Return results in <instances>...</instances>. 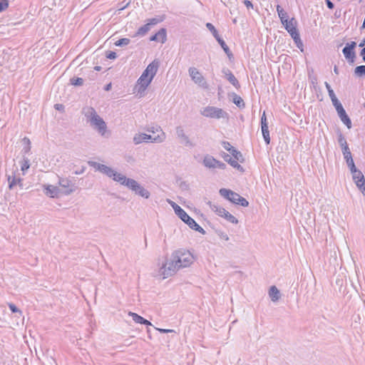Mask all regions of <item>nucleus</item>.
<instances>
[{"label":"nucleus","mask_w":365,"mask_h":365,"mask_svg":"<svg viewBox=\"0 0 365 365\" xmlns=\"http://www.w3.org/2000/svg\"><path fill=\"white\" fill-rule=\"evenodd\" d=\"M176 135L178 138L180 140V143L187 148L194 147L195 144L192 142V140L189 138V137L186 135L183 128L182 126H178L175 128Z\"/></svg>","instance_id":"nucleus-14"},{"label":"nucleus","mask_w":365,"mask_h":365,"mask_svg":"<svg viewBox=\"0 0 365 365\" xmlns=\"http://www.w3.org/2000/svg\"><path fill=\"white\" fill-rule=\"evenodd\" d=\"M360 55H361V56L365 55V46H364V48L361 51V52H360Z\"/></svg>","instance_id":"nucleus-60"},{"label":"nucleus","mask_w":365,"mask_h":365,"mask_svg":"<svg viewBox=\"0 0 365 365\" xmlns=\"http://www.w3.org/2000/svg\"><path fill=\"white\" fill-rule=\"evenodd\" d=\"M217 236L222 240H225V241H228L229 240V237L228 235L222 232V231H217Z\"/></svg>","instance_id":"nucleus-43"},{"label":"nucleus","mask_w":365,"mask_h":365,"mask_svg":"<svg viewBox=\"0 0 365 365\" xmlns=\"http://www.w3.org/2000/svg\"><path fill=\"white\" fill-rule=\"evenodd\" d=\"M244 4L248 9L253 7L252 2L249 0H245Z\"/></svg>","instance_id":"nucleus-49"},{"label":"nucleus","mask_w":365,"mask_h":365,"mask_svg":"<svg viewBox=\"0 0 365 365\" xmlns=\"http://www.w3.org/2000/svg\"><path fill=\"white\" fill-rule=\"evenodd\" d=\"M365 46V38H364V39H363V40L361 41V43H359V46H360V47H363V46Z\"/></svg>","instance_id":"nucleus-57"},{"label":"nucleus","mask_w":365,"mask_h":365,"mask_svg":"<svg viewBox=\"0 0 365 365\" xmlns=\"http://www.w3.org/2000/svg\"><path fill=\"white\" fill-rule=\"evenodd\" d=\"M71 83L73 86H81L83 83V79L81 78H73L71 79Z\"/></svg>","instance_id":"nucleus-40"},{"label":"nucleus","mask_w":365,"mask_h":365,"mask_svg":"<svg viewBox=\"0 0 365 365\" xmlns=\"http://www.w3.org/2000/svg\"><path fill=\"white\" fill-rule=\"evenodd\" d=\"M238 160L236 159H232L229 163L233 168L237 169L238 170L243 172V168L237 163Z\"/></svg>","instance_id":"nucleus-39"},{"label":"nucleus","mask_w":365,"mask_h":365,"mask_svg":"<svg viewBox=\"0 0 365 365\" xmlns=\"http://www.w3.org/2000/svg\"><path fill=\"white\" fill-rule=\"evenodd\" d=\"M43 194L51 198H58L61 195V189L56 185L51 184L42 185Z\"/></svg>","instance_id":"nucleus-13"},{"label":"nucleus","mask_w":365,"mask_h":365,"mask_svg":"<svg viewBox=\"0 0 365 365\" xmlns=\"http://www.w3.org/2000/svg\"><path fill=\"white\" fill-rule=\"evenodd\" d=\"M9 7L8 0H0V12L6 10Z\"/></svg>","instance_id":"nucleus-41"},{"label":"nucleus","mask_w":365,"mask_h":365,"mask_svg":"<svg viewBox=\"0 0 365 365\" xmlns=\"http://www.w3.org/2000/svg\"><path fill=\"white\" fill-rule=\"evenodd\" d=\"M141 324H145V325H148V326H151L152 324L147 319H143V322L141 323Z\"/></svg>","instance_id":"nucleus-54"},{"label":"nucleus","mask_w":365,"mask_h":365,"mask_svg":"<svg viewBox=\"0 0 365 365\" xmlns=\"http://www.w3.org/2000/svg\"><path fill=\"white\" fill-rule=\"evenodd\" d=\"M363 61L365 62V55H363Z\"/></svg>","instance_id":"nucleus-63"},{"label":"nucleus","mask_w":365,"mask_h":365,"mask_svg":"<svg viewBox=\"0 0 365 365\" xmlns=\"http://www.w3.org/2000/svg\"><path fill=\"white\" fill-rule=\"evenodd\" d=\"M329 96L331 100V102H332V104L334 107H336L339 105H341V103L339 102V101L338 100V98H336L334 91H329Z\"/></svg>","instance_id":"nucleus-30"},{"label":"nucleus","mask_w":365,"mask_h":365,"mask_svg":"<svg viewBox=\"0 0 365 365\" xmlns=\"http://www.w3.org/2000/svg\"><path fill=\"white\" fill-rule=\"evenodd\" d=\"M277 11L282 24H284L286 22L289 21L287 19V12L279 5L277 6Z\"/></svg>","instance_id":"nucleus-27"},{"label":"nucleus","mask_w":365,"mask_h":365,"mask_svg":"<svg viewBox=\"0 0 365 365\" xmlns=\"http://www.w3.org/2000/svg\"><path fill=\"white\" fill-rule=\"evenodd\" d=\"M31 150V145H24V148H23V151L25 153H28Z\"/></svg>","instance_id":"nucleus-53"},{"label":"nucleus","mask_w":365,"mask_h":365,"mask_svg":"<svg viewBox=\"0 0 365 365\" xmlns=\"http://www.w3.org/2000/svg\"><path fill=\"white\" fill-rule=\"evenodd\" d=\"M262 133L265 143L268 145L270 143L269 132L268 130V123L265 113L264 112L261 118Z\"/></svg>","instance_id":"nucleus-19"},{"label":"nucleus","mask_w":365,"mask_h":365,"mask_svg":"<svg viewBox=\"0 0 365 365\" xmlns=\"http://www.w3.org/2000/svg\"><path fill=\"white\" fill-rule=\"evenodd\" d=\"M106 57L109 59H115L117 57V55L113 51H110L107 53Z\"/></svg>","instance_id":"nucleus-46"},{"label":"nucleus","mask_w":365,"mask_h":365,"mask_svg":"<svg viewBox=\"0 0 365 365\" xmlns=\"http://www.w3.org/2000/svg\"><path fill=\"white\" fill-rule=\"evenodd\" d=\"M6 178L9 183V188L10 190H12L17 185L21 187H23L22 179L16 175V172H13L11 175L7 174Z\"/></svg>","instance_id":"nucleus-20"},{"label":"nucleus","mask_w":365,"mask_h":365,"mask_svg":"<svg viewBox=\"0 0 365 365\" xmlns=\"http://www.w3.org/2000/svg\"><path fill=\"white\" fill-rule=\"evenodd\" d=\"M110 88H111V84H110V83H109V84H108V85L106 86V88H105V89H106V91H109V90L110 89Z\"/></svg>","instance_id":"nucleus-59"},{"label":"nucleus","mask_w":365,"mask_h":365,"mask_svg":"<svg viewBox=\"0 0 365 365\" xmlns=\"http://www.w3.org/2000/svg\"><path fill=\"white\" fill-rule=\"evenodd\" d=\"M222 158H224V160L227 162L228 163L231 161V160L232 159V157L228 155V154H226L225 153L224 155L222 156Z\"/></svg>","instance_id":"nucleus-48"},{"label":"nucleus","mask_w":365,"mask_h":365,"mask_svg":"<svg viewBox=\"0 0 365 365\" xmlns=\"http://www.w3.org/2000/svg\"><path fill=\"white\" fill-rule=\"evenodd\" d=\"M293 40L296 43L297 47L299 48L302 51H303V43L300 39L299 35L294 36V38H293Z\"/></svg>","instance_id":"nucleus-38"},{"label":"nucleus","mask_w":365,"mask_h":365,"mask_svg":"<svg viewBox=\"0 0 365 365\" xmlns=\"http://www.w3.org/2000/svg\"><path fill=\"white\" fill-rule=\"evenodd\" d=\"M167 202L171 205V207L173 208L175 213L178 215L179 214V211H181L182 209L177 205L175 202L172 201L170 199L167 200Z\"/></svg>","instance_id":"nucleus-35"},{"label":"nucleus","mask_w":365,"mask_h":365,"mask_svg":"<svg viewBox=\"0 0 365 365\" xmlns=\"http://www.w3.org/2000/svg\"><path fill=\"white\" fill-rule=\"evenodd\" d=\"M356 46V42L351 41V43H348L342 50L344 57L350 63H354V61L356 55H355V52L354 51V49L355 48Z\"/></svg>","instance_id":"nucleus-15"},{"label":"nucleus","mask_w":365,"mask_h":365,"mask_svg":"<svg viewBox=\"0 0 365 365\" xmlns=\"http://www.w3.org/2000/svg\"><path fill=\"white\" fill-rule=\"evenodd\" d=\"M324 84H325L326 88L327 89L328 93H329V91H333V89L331 88V86L327 82H325Z\"/></svg>","instance_id":"nucleus-55"},{"label":"nucleus","mask_w":365,"mask_h":365,"mask_svg":"<svg viewBox=\"0 0 365 365\" xmlns=\"http://www.w3.org/2000/svg\"><path fill=\"white\" fill-rule=\"evenodd\" d=\"M230 153L232 154V156H233V155H235V152H230Z\"/></svg>","instance_id":"nucleus-64"},{"label":"nucleus","mask_w":365,"mask_h":365,"mask_svg":"<svg viewBox=\"0 0 365 365\" xmlns=\"http://www.w3.org/2000/svg\"><path fill=\"white\" fill-rule=\"evenodd\" d=\"M206 27L212 34L215 39L220 36L215 26L211 23H207Z\"/></svg>","instance_id":"nucleus-34"},{"label":"nucleus","mask_w":365,"mask_h":365,"mask_svg":"<svg viewBox=\"0 0 365 365\" xmlns=\"http://www.w3.org/2000/svg\"><path fill=\"white\" fill-rule=\"evenodd\" d=\"M21 170L23 172V174H24V172L27 170L30 167V163L29 160L27 158H24L21 162Z\"/></svg>","instance_id":"nucleus-31"},{"label":"nucleus","mask_w":365,"mask_h":365,"mask_svg":"<svg viewBox=\"0 0 365 365\" xmlns=\"http://www.w3.org/2000/svg\"><path fill=\"white\" fill-rule=\"evenodd\" d=\"M354 74L356 76H361L365 75V66H356L354 69Z\"/></svg>","instance_id":"nucleus-33"},{"label":"nucleus","mask_w":365,"mask_h":365,"mask_svg":"<svg viewBox=\"0 0 365 365\" xmlns=\"http://www.w3.org/2000/svg\"><path fill=\"white\" fill-rule=\"evenodd\" d=\"M86 122L90 126L96 130L102 137H108L110 134L108 130V126L104 120L97 113L96 110L92 107H87L83 109Z\"/></svg>","instance_id":"nucleus-4"},{"label":"nucleus","mask_w":365,"mask_h":365,"mask_svg":"<svg viewBox=\"0 0 365 365\" xmlns=\"http://www.w3.org/2000/svg\"><path fill=\"white\" fill-rule=\"evenodd\" d=\"M163 21L162 19H150L148 20V22L146 24L143 25V26L140 27L137 31V35L139 36H144L150 30L152 26L156 25L157 24Z\"/></svg>","instance_id":"nucleus-16"},{"label":"nucleus","mask_w":365,"mask_h":365,"mask_svg":"<svg viewBox=\"0 0 365 365\" xmlns=\"http://www.w3.org/2000/svg\"><path fill=\"white\" fill-rule=\"evenodd\" d=\"M101 68V66H96L95 67V70H96V71H100Z\"/></svg>","instance_id":"nucleus-62"},{"label":"nucleus","mask_w":365,"mask_h":365,"mask_svg":"<svg viewBox=\"0 0 365 365\" xmlns=\"http://www.w3.org/2000/svg\"><path fill=\"white\" fill-rule=\"evenodd\" d=\"M156 329L158 331H159L160 333H171V332L175 331L173 329H160V328H156Z\"/></svg>","instance_id":"nucleus-47"},{"label":"nucleus","mask_w":365,"mask_h":365,"mask_svg":"<svg viewBox=\"0 0 365 365\" xmlns=\"http://www.w3.org/2000/svg\"><path fill=\"white\" fill-rule=\"evenodd\" d=\"M130 40L129 38H120L119 40H118L115 43V45L116 46H127L129 44Z\"/></svg>","instance_id":"nucleus-36"},{"label":"nucleus","mask_w":365,"mask_h":365,"mask_svg":"<svg viewBox=\"0 0 365 365\" xmlns=\"http://www.w3.org/2000/svg\"><path fill=\"white\" fill-rule=\"evenodd\" d=\"M210 207L213 212H215L217 215L224 217L228 222L232 224L238 223V220L232 214H230L228 211H227L225 208L216 205H212Z\"/></svg>","instance_id":"nucleus-11"},{"label":"nucleus","mask_w":365,"mask_h":365,"mask_svg":"<svg viewBox=\"0 0 365 365\" xmlns=\"http://www.w3.org/2000/svg\"><path fill=\"white\" fill-rule=\"evenodd\" d=\"M128 315L132 317L133 320L138 324H141L143 319V317H140L136 313L129 312Z\"/></svg>","instance_id":"nucleus-32"},{"label":"nucleus","mask_w":365,"mask_h":365,"mask_svg":"<svg viewBox=\"0 0 365 365\" xmlns=\"http://www.w3.org/2000/svg\"><path fill=\"white\" fill-rule=\"evenodd\" d=\"M189 75L191 79L196 83L198 84L200 87L203 88H207L208 85L205 81L202 75L200 73V71L195 67H190L188 70Z\"/></svg>","instance_id":"nucleus-12"},{"label":"nucleus","mask_w":365,"mask_h":365,"mask_svg":"<svg viewBox=\"0 0 365 365\" xmlns=\"http://www.w3.org/2000/svg\"><path fill=\"white\" fill-rule=\"evenodd\" d=\"M338 141L340 146L341 147L342 153L344 155V158L346 160V162L349 161L350 159H353L346 140L341 134L339 135Z\"/></svg>","instance_id":"nucleus-17"},{"label":"nucleus","mask_w":365,"mask_h":365,"mask_svg":"<svg viewBox=\"0 0 365 365\" xmlns=\"http://www.w3.org/2000/svg\"><path fill=\"white\" fill-rule=\"evenodd\" d=\"M194 262L192 254L186 250H178L172 253L170 260L160 267L157 276L163 279L173 276L180 269L190 267Z\"/></svg>","instance_id":"nucleus-2"},{"label":"nucleus","mask_w":365,"mask_h":365,"mask_svg":"<svg viewBox=\"0 0 365 365\" xmlns=\"http://www.w3.org/2000/svg\"><path fill=\"white\" fill-rule=\"evenodd\" d=\"M147 131L149 132V133H153V134L157 133V135L155 136H160V134H163V135H164V141L166 139V134H165V133L161 127L159 126V125L148 127V128H147Z\"/></svg>","instance_id":"nucleus-26"},{"label":"nucleus","mask_w":365,"mask_h":365,"mask_svg":"<svg viewBox=\"0 0 365 365\" xmlns=\"http://www.w3.org/2000/svg\"><path fill=\"white\" fill-rule=\"evenodd\" d=\"M334 72L336 73V74H338L339 73V71H338V68L336 66H335L334 67Z\"/></svg>","instance_id":"nucleus-58"},{"label":"nucleus","mask_w":365,"mask_h":365,"mask_svg":"<svg viewBox=\"0 0 365 365\" xmlns=\"http://www.w3.org/2000/svg\"><path fill=\"white\" fill-rule=\"evenodd\" d=\"M269 296L271 300L274 302L278 301L281 297L279 290L275 286H272L269 288Z\"/></svg>","instance_id":"nucleus-25"},{"label":"nucleus","mask_w":365,"mask_h":365,"mask_svg":"<svg viewBox=\"0 0 365 365\" xmlns=\"http://www.w3.org/2000/svg\"><path fill=\"white\" fill-rule=\"evenodd\" d=\"M346 164H347V166L349 168L351 174H354V173L359 171V170H357L355 166L353 159H350L349 161L346 162Z\"/></svg>","instance_id":"nucleus-37"},{"label":"nucleus","mask_w":365,"mask_h":365,"mask_svg":"<svg viewBox=\"0 0 365 365\" xmlns=\"http://www.w3.org/2000/svg\"><path fill=\"white\" fill-rule=\"evenodd\" d=\"M88 164L95 170L106 175L115 182L125 186L135 195H138L145 199H148L150 197V192L135 180L127 178L125 175L118 173L112 168L106 165L101 164L95 161H89Z\"/></svg>","instance_id":"nucleus-1"},{"label":"nucleus","mask_w":365,"mask_h":365,"mask_svg":"<svg viewBox=\"0 0 365 365\" xmlns=\"http://www.w3.org/2000/svg\"><path fill=\"white\" fill-rule=\"evenodd\" d=\"M200 114L206 118L215 119L228 118V113L225 110L215 106L202 108Z\"/></svg>","instance_id":"nucleus-6"},{"label":"nucleus","mask_w":365,"mask_h":365,"mask_svg":"<svg viewBox=\"0 0 365 365\" xmlns=\"http://www.w3.org/2000/svg\"><path fill=\"white\" fill-rule=\"evenodd\" d=\"M232 152H235V155H233L235 159L237 160H242V155L240 152L237 151L235 148L232 150Z\"/></svg>","instance_id":"nucleus-44"},{"label":"nucleus","mask_w":365,"mask_h":365,"mask_svg":"<svg viewBox=\"0 0 365 365\" xmlns=\"http://www.w3.org/2000/svg\"><path fill=\"white\" fill-rule=\"evenodd\" d=\"M85 170V168H83L81 170H77L75 172V174L76 175H80V174H82Z\"/></svg>","instance_id":"nucleus-56"},{"label":"nucleus","mask_w":365,"mask_h":365,"mask_svg":"<svg viewBox=\"0 0 365 365\" xmlns=\"http://www.w3.org/2000/svg\"><path fill=\"white\" fill-rule=\"evenodd\" d=\"M216 40L220 44L221 47L222 48L224 51L227 53V55L229 57H230V56H232V53L230 52V50L229 47L227 46V44L225 43V42L220 38V36L217 37L216 38Z\"/></svg>","instance_id":"nucleus-28"},{"label":"nucleus","mask_w":365,"mask_h":365,"mask_svg":"<svg viewBox=\"0 0 365 365\" xmlns=\"http://www.w3.org/2000/svg\"><path fill=\"white\" fill-rule=\"evenodd\" d=\"M167 39L165 29H160L155 35L150 38V41H158L164 43Z\"/></svg>","instance_id":"nucleus-23"},{"label":"nucleus","mask_w":365,"mask_h":365,"mask_svg":"<svg viewBox=\"0 0 365 365\" xmlns=\"http://www.w3.org/2000/svg\"><path fill=\"white\" fill-rule=\"evenodd\" d=\"M9 307L11 309V311L14 313H19L21 316L22 315L21 311L16 307V306L12 303L9 304Z\"/></svg>","instance_id":"nucleus-42"},{"label":"nucleus","mask_w":365,"mask_h":365,"mask_svg":"<svg viewBox=\"0 0 365 365\" xmlns=\"http://www.w3.org/2000/svg\"><path fill=\"white\" fill-rule=\"evenodd\" d=\"M352 178L357 187L365 195V179L363 173L359 170L352 174Z\"/></svg>","instance_id":"nucleus-18"},{"label":"nucleus","mask_w":365,"mask_h":365,"mask_svg":"<svg viewBox=\"0 0 365 365\" xmlns=\"http://www.w3.org/2000/svg\"><path fill=\"white\" fill-rule=\"evenodd\" d=\"M284 25L292 38H294V36L299 35L296 28V21L294 19L286 22Z\"/></svg>","instance_id":"nucleus-22"},{"label":"nucleus","mask_w":365,"mask_h":365,"mask_svg":"<svg viewBox=\"0 0 365 365\" xmlns=\"http://www.w3.org/2000/svg\"><path fill=\"white\" fill-rule=\"evenodd\" d=\"M133 140L135 145H139L143 142L161 143L164 142V135L163 134H160V136H153L143 133H138L134 135Z\"/></svg>","instance_id":"nucleus-7"},{"label":"nucleus","mask_w":365,"mask_h":365,"mask_svg":"<svg viewBox=\"0 0 365 365\" xmlns=\"http://www.w3.org/2000/svg\"><path fill=\"white\" fill-rule=\"evenodd\" d=\"M222 73L227 76V78L230 83H232L235 88H238L240 87V83L237 79L229 69L224 68L222 70Z\"/></svg>","instance_id":"nucleus-24"},{"label":"nucleus","mask_w":365,"mask_h":365,"mask_svg":"<svg viewBox=\"0 0 365 365\" xmlns=\"http://www.w3.org/2000/svg\"><path fill=\"white\" fill-rule=\"evenodd\" d=\"M22 141L24 145H31L30 140L26 137L24 138Z\"/></svg>","instance_id":"nucleus-52"},{"label":"nucleus","mask_w":365,"mask_h":365,"mask_svg":"<svg viewBox=\"0 0 365 365\" xmlns=\"http://www.w3.org/2000/svg\"><path fill=\"white\" fill-rule=\"evenodd\" d=\"M178 216L191 229L203 235L205 233L204 229L202 228L192 217H190L184 210L179 211Z\"/></svg>","instance_id":"nucleus-8"},{"label":"nucleus","mask_w":365,"mask_h":365,"mask_svg":"<svg viewBox=\"0 0 365 365\" xmlns=\"http://www.w3.org/2000/svg\"><path fill=\"white\" fill-rule=\"evenodd\" d=\"M220 194L235 204L240 205L242 207H247L249 205V202L245 198L230 190L222 188L220 190Z\"/></svg>","instance_id":"nucleus-5"},{"label":"nucleus","mask_w":365,"mask_h":365,"mask_svg":"<svg viewBox=\"0 0 365 365\" xmlns=\"http://www.w3.org/2000/svg\"><path fill=\"white\" fill-rule=\"evenodd\" d=\"M222 145H223V148L229 152H232V150H234V148H235L228 142H223Z\"/></svg>","instance_id":"nucleus-45"},{"label":"nucleus","mask_w":365,"mask_h":365,"mask_svg":"<svg viewBox=\"0 0 365 365\" xmlns=\"http://www.w3.org/2000/svg\"><path fill=\"white\" fill-rule=\"evenodd\" d=\"M326 3H327V6L329 9H334V6L330 0H326Z\"/></svg>","instance_id":"nucleus-50"},{"label":"nucleus","mask_w":365,"mask_h":365,"mask_svg":"<svg viewBox=\"0 0 365 365\" xmlns=\"http://www.w3.org/2000/svg\"><path fill=\"white\" fill-rule=\"evenodd\" d=\"M232 101H233V103L239 108L245 107V103H244V101L242 100V98L235 93H233Z\"/></svg>","instance_id":"nucleus-29"},{"label":"nucleus","mask_w":365,"mask_h":365,"mask_svg":"<svg viewBox=\"0 0 365 365\" xmlns=\"http://www.w3.org/2000/svg\"><path fill=\"white\" fill-rule=\"evenodd\" d=\"M364 28H365V17H364V22H363V24L361 26V29H364Z\"/></svg>","instance_id":"nucleus-61"},{"label":"nucleus","mask_w":365,"mask_h":365,"mask_svg":"<svg viewBox=\"0 0 365 365\" xmlns=\"http://www.w3.org/2000/svg\"><path fill=\"white\" fill-rule=\"evenodd\" d=\"M338 115L341 120L347 126L348 128H351V121L347 114L346 113L345 110L344 109L342 105H339L335 107Z\"/></svg>","instance_id":"nucleus-21"},{"label":"nucleus","mask_w":365,"mask_h":365,"mask_svg":"<svg viewBox=\"0 0 365 365\" xmlns=\"http://www.w3.org/2000/svg\"><path fill=\"white\" fill-rule=\"evenodd\" d=\"M159 67V62L154 60L146 67L134 87V91L140 97L144 96L145 91L152 82Z\"/></svg>","instance_id":"nucleus-3"},{"label":"nucleus","mask_w":365,"mask_h":365,"mask_svg":"<svg viewBox=\"0 0 365 365\" xmlns=\"http://www.w3.org/2000/svg\"><path fill=\"white\" fill-rule=\"evenodd\" d=\"M202 164L205 167L210 169H222L224 170L226 168V165L215 159L214 157L210 155H206L202 160Z\"/></svg>","instance_id":"nucleus-10"},{"label":"nucleus","mask_w":365,"mask_h":365,"mask_svg":"<svg viewBox=\"0 0 365 365\" xmlns=\"http://www.w3.org/2000/svg\"><path fill=\"white\" fill-rule=\"evenodd\" d=\"M54 108L56 110H61V111L63 110V108H64V107H63V106L62 104H58V103L55 104Z\"/></svg>","instance_id":"nucleus-51"},{"label":"nucleus","mask_w":365,"mask_h":365,"mask_svg":"<svg viewBox=\"0 0 365 365\" xmlns=\"http://www.w3.org/2000/svg\"><path fill=\"white\" fill-rule=\"evenodd\" d=\"M58 187L61 189L62 195H68L75 192L76 187L68 178L58 177Z\"/></svg>","instance_id":"nucleus-9"}]
</instances>
